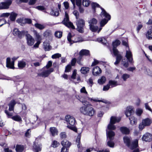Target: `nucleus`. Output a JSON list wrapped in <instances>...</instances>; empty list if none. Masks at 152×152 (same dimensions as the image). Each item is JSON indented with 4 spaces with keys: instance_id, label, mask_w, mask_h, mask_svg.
I'll return each mask as SVG.
<instances>
[{
    "instance_id": "obj_1",
    "label": "nucleus",
    "mask_w": 152,
    "mask_h": 152,
    "mask_svg": "<svg viewBox=\"0 0 152 152\" xmlns=\"http://www.w3.org/2000/svg\"><path fill=\"white\" fill-rule=\"evenodd\" d=\"M76 98L83 104V106L80 108V112L83 114L89 116H93L95 111L92 107L91 104L87 102L85 99L82 97H80L78 96H76Z\"/></svg>"
},
{
    "instance_id": "obj_2",
    "label": "nucleus",
    "mask_w": 152,
    "mask_h": 152,
    "mask_svg": "<svg viewBox=\"0 0 152 152\" xmlns=\"http://www.w3.org/2000/svg\"><path fill=\"white\" fill-rule=\"evenodd\" d=\"M120 43L121 42L118 40H116L113 42V53L114 55L116 56V61L114 63L116 65L119 63L121 59L122 58V56L120 54H119V51L116 48V47L119 45Z\"/></svg>"
},
{
    "instance_id": "obj_3",
    "label": "nucleus",
    "mask_w": 152,
    "mask_h": 152,
    "mask_svg": "<svg viewBox=\"0 0 152 152\" xmlns=\"http://www.w3.org/2000/svg\"><path fill=\"white\" fill-rule=\"evenodd\" d=\"M65 119L67 123V128L75 132H77V129L75 126L76 122L75 118L69 115H67L65 117Z\"/></svg>"
},
{
    "instance_id": "obj_4",
    "label": "nucleus",
    "mask_w": 152,
    "mask_h": 152,
    "mask_svg": "<svg viewBox=\"0 0 152 152\" xmlns=\"http://www.w3.org/2000/svg\"><path fill=\"white\" fill-rule=\"evenodd\" d=\"M124 142L126 144V145L129 147L131 149H133L137 148L138 146V141L136 139L133 141L132 144H130V140L129 137L126 136L124 137Z\"/></svg>"
},
{
    "instance_id": "obj_5",
    "label": "nucleus",
    "mask_w": 152,
    "mask_h": 152,
    "mask_svg": "<svg viewBox=\"0 0 152 152\" xmlns=\"http://www.w3.org/2000/svg\"><path fill=\"white\" fill-rule=\"evenodd\" d=\"M121 120V118L120 117L112 116L110 119V123L107 126V129L109 130H115L116 127L114 124L119 122Z\"/></svg>"
},
{
    "instance_id": "obj_6",
    "label": "nucleus",
    "mask_w": 152,
    "mask_h": 152,
    "mask_svg": "<svg viewBox=\"0 0 152 152\" xmlns=\"http://www.w3.org/2000/svg\"><path fill=\"white\" fill-rule=\"evenodd\" d=\"M76 23L77 27V30L79 32L83 33L84 32V28L85 26L84 20L82 19L79 18L76 20Z\"/></svg>"
},
{
    "instance_id": "obj_7",
    "label": "nucleus",
    "mask_w": 152,
    "mask_h": 152,
    "mask_svg": "<svg viewBox=\"0 0 152 152\" xmlns=\"http://www.w3.org/2000/svg\"><path fill=\"white\" fill-rule=\"evenodd\" d=\"M62 23L68 28H71L73 29L75 28L73 23L69 21L68 15L66 12H65V17L62 21Z\"/></svg>"
},
{
    "instance_id": "obj_8",
    "label": "nucleus",
    "mask_w": 152,
    "mask_h": 152,
    "mask_svg": "<svg viewBox=\"0 0 152 152\" xmlns=\"http://www.w3.org/2000/svg\"><path fill=\"white\" fill-rule=\"evenodd\" d=\"M152 123L151 119L147 118L143 119L142 122L139 125V128L140 130H142L145 126H149Z\"/></svg>"
},
{
    "instance_id": "obj_9",
    "label": "nucleus",
    "mask_w": 152,
    "mask_h": 152,
    "mask_svg": "<svg viewBox=\"0 0 152 152\" xmlns=\"http://www.w3.org/2000/svg\"><path fill=\"white\" fill-rule=\"evenodd\" d=\"M18 58L19 57H13L12 59V61L11 62L10 61V58H7L6 60V66L10 69H14V61Z\"/></svg>"
},
{
    "instance_id": "obj_10",
    "label": "nucleus",
    "mask_w": 152,
    "mask_h": 152,
    "mask_svg": "<svg viewBox=\"0 0 152 152\" xmlns=\"http://www.w3.org/2000/svg\"><path fill=\"white\" fill-rule=\"evenodd\" d=\"M44 69V68L43 69V71L42 72L38 73V75L39 76L43 77H47L51 72H53L54 70L53 68H51L49 69H47L45 70Z\"/></svg>"
},
{
    "instance_id": "obj_11",
    "label": "nucleus",
    "mask_w": 152,
    "mask_h": 152,
    "mask_svg": "<svg viewBox=\"0 0 152 152\" xmlns=\"http://www.w3.org/2000/svg\"><path fill=\"white\" fill-rule=\"evenodd\" d=\"M27 33V31H20L17 28H14L13 32L14 35L17 36L20 38H21L23 36Z\"/></svg>"
},
{
    "instance_id": "obj_12",
    "label": "nucleus",
    "mask_w": 152,
    "mask_h": 152,
    "mask_svg": "<svg viewBox=\"0 0 152 152\" xmlns=\"http://www.w3.org/2000/svg\"><path fill=\"white\" fill-rule=\"evenodd\" d=\"M12 3L11 0H7L5 2H1L0 3V10L8 9Z\"/></svg>"
},
{
    "instance_id": "obj_13",
    "label": "nucleus",
    "mask_w": 152,
    "mask_h": 152,
    "mask_svg": "<svg viewBox=\"0 0 152 152\" xmlns=\"http://www.w3.org/2000/svg\"><path fill=\"white\" fill-rule=\"evenodd\" d=\"M126 52L125 57L128 59L129 62L131 63H133L132 54L131 51L129 50V48H126Z\"/></svg>"
},
{
    "instance_id": "obj_14",
    "label": "nucleus",
    "mask_w": 152,
    "mask_h": 152,
    "mask_svg": "<svg viewBox=\"0 0 152 152\" xmlns=\"http://www.w3.org/2000/svg\"><path fill=\"white\" fill-rule=\"evenodd\" d=\"M26 36V39L28 45L30 46L33 45L35 41L34 38L29 34L26 33L25 34Z\"/></svg>"
},
{
    "instance_id": "obj_15",
    "label": "nucleus",
    "mask_w": 152,
    "mask_h": 152,
    "mask_svg": "<svg viewBox=\"0 0 152 152\" xmlns=\"http://www.w3.org/2000/svg\"><path fill=\"white\" fill-rule=\"evenodd\" d=\"M101 9L102 10V12L100 13V15L102 18L104 17L106 18V20H109L110 19L111 16L102 7H101Z\"/></svg>"
},
{
    "instance_id": "obj_16",
    "label": "nucleus",
    "mask_w": 152,
    "mask_h": 152,
    "mask_svg": "<svg viewBox=\"0 0 152 152\" xmlns=\"http://www.w3.org/2000/svg\"><path fill=\"white\" fill-rule=\"evenodd\" d=\"M41 144L39 143L36 140L34 142L33 144V151L35 152H38L39 151H40L41 150Z\"/></svg>"
},
{
    "instance_id": "obj_17",
    "label": "nucleus",
    "mask_w": 152,
    "mask_h": 152,
    "mask_svg": "<svg viewBox=\"0 0 152 152\" xmlns=\"http://www.w3.org/2000/svg\"><path fill=\"white\" fill-rule=\"evenodd\" d=\"M142 140L145 142H150L152 140V135L149 133H146L142 136Z\"/></svg>"
},
{
    "instance_id": "obj_18",
    "label": "nucleus",
    "mask_w": 152,
    "mask_h": 152,
    "mask_svg": "<svg viewBox=\"0 0 152 152\" xmlns=\"http://www.w3.org/2000/svg\"><path fill=\"white\" fill-rule=\"evenodd\" d=\"M134 109L132 106H129L126 108L125 115L126 117H128L133 114L134 113Z\"/></svg>"
},
{
    "instance_id": "obj_19",
    "label": "nucleus",
    "mask_w": 152,
    "mask_h": 152,
    "mask_svg": "<svg viewBox=\"0 0 152 152\" xmlns=\"http://www.w3.org/2000/svg\"><path fill=\"white\" fill-rule=\"evenodd\" d=\"M101 69L98 66L94 67L93 69L92 74L94 75L97 76L101 74Z\"/></svg>"
},
{
    "instance_id": "obj_20",
    "label": "nucleus",
    "mask_w": 152,
    "mask_h": 152,
    "mask_svg": "<svg viewBox=\"0 0 152 152\" xmlns=\"http://www.w3.org/2000/svg\"><path fill=\"white\" fill-rule=\"evenodd\" d=\"M26 65V61L25 59L18 61V66L19 68L20 69H22L25 67Z\"/></svg>"
},
{
    "instance_id": "obj_21",
    "label": "nucleus",
    "mask_w": 152,
    "mask_h": 152,
    "mask_svg": "<svg viewBox=\"0 0 152 152\" xmlns=\"http://www.w3.org/2000/svg\"><path fill=\"white\" fill-rule=\"evenodd\" d=\"M16 103V102L14 99H12L10 101L8 104L9 110L10 111H12L14 110V106Z\"/></svg>"
},
{
    "instance_id": "obj_22",
    "label": "nucleus",
    "mask_w": 152,
    "mask_h": 152,
    "mask_svg": "<svg viewBox=\"0 0 152 152\" xmlns=\"http://www.w3.org/2000/svg\"><path fill=\"white\" fill-rule=\"evenodd\" d=\"M106 134L107 137H108L110 140H113L115 135V132L112 130L106 131Z\"/></svg>"
},
{
    "instance_id": "obj_23",
    "label": "nucleus",
    "mask_w": 152,
    "mask_h": 152,
    "mask_svg": "<svg viewBox=\"0 0 152 152\" xmlns=\"http://www.w3.org/2000/svg\"><path fill=\"white\" fill-rule=\"evenodd\" d=\"M61 144L63 146V147L68 148L70 146L71 143L67 140H64L61 141Z\"/></svg>"
},
{
    "instance_id": "obj_24",
    "label": "nucleus",
    "mask_w": 152,
    "mask_h": 152,
    "mask_svg": "<svg viewBox=\"0 0 152 152\" xmlns=\"http://www.w3.org/2000/svg\"><path fill=\"white\" fill-rule=\"evenodd\" d=\"M43 47L46 51H49L51 48V47L49 43L47 42H43Z\"/></svg>"
},
{
    "instance_id": "obj_25",
    "label": "nucleus",
    "mask_w": 152,
    "mask_h": 152,
    "mask_svg": "<svg viewBox=\"0 0 152 152\" xmlns=\"http://www.w3.org/2000/svg\"><path fill=\"white\" fill-rule=\"evenodd\" d=\"M50 132L53 136H55L58 134V132L56 128L51 127L50 128Z\"/></svg>"
},
{
    "instance_id": "obj_26",
    "label": "nucleus",
    "mask_w": 152,
    "mask_h": 152,
    "mask_svg": "<svg viewBox=\"0 0 152 152\" xmlns=\"http://www.w3.org/2000/svg\"><path fill=\"white\" fill-rule=\"evenodd\" d=\"M130 124L132 125L136 124H137V119L133 116H131L129 118Z\"/></svg>"
},
{
    "instance_id": "obj_27",
    "label": "nucleus",
    "mask_w": 152,
    "mask_h": 152,
    "mask_svg": "<svg viewBox=\"0 0 152 152\" xmlns=\"http://www.w3.org/2000/svg\"><path fill=\"white\" fill-rule=\"evenodd\" d=\"M120 129L123 134H128L129 132V129L126 127H122L120 128Z\"/></svg>"
},
{
    "instance_id": "obj_28",
    "label": "nucleus",
    "mask_w": 152,
    "mask_h": 152,
    "mask_svg": "<svg viewBox=\"0 0 152 152\" xmlns=\"http://www.w3.org/2000/svg\"><path fill=\"white\" fill-rule=\"evenodd\" d=\"M52 33L51 31L49 30H47L43 33V36L45 38H48L51 36Z\"/></svg>"
},
{
    "instance_id": "obj_29",
    "label": "nucleus",
    "mask_w": 152,
    "mask_h": 152,
    "mask_svg": "<svg viewBox=\"0 0 152 152\" xmlns=\"http://www.w3.org/2000/svg\"><path fill=\"white\" fill-rule=\"evenodd\" d=\"M108 84L109 86H110L111 87H115L118 85V82L115 80H110L109 81Z\"/></svg>"
},
{
    "instance_id": "obj_30",
    "label": "nucleus",
    "mask_w": 152,
    "mask_h": 152,
    "mask_svg": "<svg viewBox=\"0 0 152 152\" xmlns=\"http://www.w3.org/2000/svg\"><path fill=\"white\" fill-rule=\"evenodd\" d=\"M79 55L83 56H88L90 55L89 50L86 49H83L79 52Z\"/></svg>"
},
{
    "instance_id": "obj_31",
    "label": "nucleus",
    "mask_w": 152,
    "mask_h": 152,
    "mask_svg": "<svg viewBox=\"0 0 152 152\" xmlns=\"http://www.w3.org/2000/svg\"><path fill=\"white\" fill-rule=\"evenodd\" d=\"M34 36L37 40V41L41 42L42 40L41 36L39 35V34L37 33L36 31H34Z\"/></svg>"
},
{
    "instance_id": "obj_32",
    "label": "nucleus",
    "mask_w": 152,
    "mask_h": 152,
    "mask_svg": "<svg viewBox=\"0 0 152 152\" xmlns=\"http://www.w3.org/2000/svg\"><path fill=\"white\" fill-rule=\"evenodd\" d=\"M24 149L23 145H16L15 150L17 152H22Z\"/></svg>"
},
{
    "instance_id": "obj_33",
    "label": "nucleus",
    "mask_w": 152,
    "mask_h": 152,
    "mask_svg": "<svg viewBox=\"0 0 152 152\" xmlns=\"http://www.w3.org/2000/svg\"><path fill=\"white\" fill-rule=\"evenodd\" d=\"M88 22L89 24V26H93L96 25L97 23V21L95 18H93L89 20Z\"/></svg>"
},
{
    "instance_id": "obj_34",
    "label": "nucleus",
    "mask_w": 152,
    "mask_h": 152,
    "mask_svg": "<svg viewBox=\"0 0 152 152\" xmlns=\"http://www.w3.org/2000/svg\"><path fill=\"white\" fill-rule=\"evenodd\" d=\"M89 68L88 67H83L80 69V72L82 73L86 74L89 71Z\"/></svg>"
},
{
    "instance_id": "obj_35",
    "label": "nucleus",
    "mask_w": 152,
    "mask_h": 152,
    "mask_svg": "<svg viewBox=\"0 0 152 152\" xmlns=\"http://www.w3.org/2000/svg\"><path fill=\"white\" fill-rule=\"evenodd\" d=\"M80 91L81 93H84L86 97L83 98L82 97L83 99H85V100H86L87 99V96L88 95V93L86 90L85 88L84 87H83L82 88L80 89Z\"/></svg>"
},
{
    "instance_id": "obj_36",
    "label": "nucleus",
    "mask_w": 152,
    "mask_h": 152,
    "mask_svg": "<svg viewBox=\"0 0 152 152\" xmlns=\"http://www.w3.org/2000/svg\"><path fill=\"white\" fill-rule=\"evenodd\" d=\"M11 118L13 120L17 122H20L22 121L21 118L18 115H16L13 116Z\"/></svg>"
},
{
    "instance_id": "obj_37",
    "label": "nucleus",
    "mask_w": 152,
    "mask_h": 152,
    "mask_svg": "<svg viewBox=\"0 0 152 152\" xmlns=\"http://www.w3.org/2000/svg\"><path fill=\"white\" fill-rule=\"evenodd\" d=\"M106 80V79L105 77L104 76H102L100 78L98 79V82L100 84H102L105 83Z\"/></svg>"
},
{
    "instance_id": "obj_38",
    "label": "nucleus",
    "mask_w": 152,
    "mask_h": 152,
    "mask_svg": "<svg viewBox=\"0 0 152 152\" xmlns=\"http://www.w3.org/2000/svg\"><path fill=\"white\" fill-rule=\"evenodd\" d=\"M10 18L11 21H14L17 15V14L14 12H12L10 14Z\"/></svg>"
},
{
    "instance_id": "obj_39",
    "label": "nucleus",
    "mask_w": 152,
    "mask_h": 152,
    "mask_svg": "<svg viewBox=\"0 0 152 152\" xmlns=\"http://www.w3.org/2000/svg\"><path fill=\"white\" fill-rule=\"evenodd\" d=\"M17 22L21 25L23 26L25 24V18H22L18 19L17 20Z\"/></svg>"
},
{
    "instance_id": "obj_40",
    "label": "nucleus",
    "mask_w": 152,
    "mask_h": 152,
    "mask_svg": "<svg viewBox=\"0 0 152 152\" xmlns=\"http://www.w3.org/2000/svg\"><path fill=\"white\" fill-rule=\"evenodd\" d=\"M89 26L90 30L93 32H96L98 29V26H96L93 25Z\"/></svg>"
},
{
    "instance_id": "obj_41",
    "label": "nucleus",
    "mask_w": 152,
    "mask_h": 152,
    "mask_svg": "<svg viewBox=\"0 0 152 152\" xmlns=\"http://www.w3.org/2000/svg\"><path fill=\"white\" fill-rule=\"evenodd\" d=\"M97 40L98 42L103 44H105L107 42L106 39L104 38H99L97 39Z\"/></svg>"
},
{
    "instance_id": "obj_42",
    "label": "nucleus",
    "mask_w": 152,
    "mask_h": 152,
    "mask_svg": "<svg viewBox=\"0 0 152 152\" xmlns=\"http://www.w3.org/2000/svg\"><path fill=\"white\" fill-rule=\"evenodd\" d=\"M146 36L149 39H152V30H149L147 32Z\"/></svg>"
},
{
    "instance_id": "obj_43",
    "label": "nucleus",
    "mask_w": 152,
    "mask_h": 152,
    "mask_svg": "<svg viewBox=\"0 0 152 152\" xmlns=\"http://www.w3.org/2000/svg\"><path fill=\"white\" fill-rule=\"evenodd\" d=\"M91 6L92 9L94 10V12H95V8L96 7H99L101 8V7L100 5L96 3H93L91 4Z\"/></svg>"
},
{
    "instance_id": "obj_44",
    "label": "nucleus",
    "mask_w": 152,
    "mask_h": 152,
    "mask_svg": "<svg viewBox=\"0 0 152 152\" xmlns=\"http://www.w3.org/2000/svg\"><path fill=\"white\" fill-rule=\"evenodd\" d=\"M122 44L123 45L125 46L126 47V48H128L129 46L128 43V40L127 38H124L122 40Z\"/></svg>"
},
{
    "instance_id": "obj_45",
    "label": "nucleus",
    "mask_w": 152,
    "mask_h": 152,
    "mask_svg": "<svg viewBox=\"0 0 152 152\" xmlns=\"http://www.w3.org/2000/svg\"><path fill=\"white\" fill-rule=\"evenodd\" d=\"M108 21L106 20L105 19H102L100 22V27H103L107 23Z\"/></svg>"
},
{
    "instance_id": "obj_46",
    "label": "nucleus",
    "mask_w": 152,
    "mask_h": 152,
    "mask_svg": "<svg viewBox=\"0 0 152 152\" xmlns=\"http://www.w3.org/2000/svg\"><path fill=\"white\" fill-rule=\"evenodd\" d=\"M34 26L36 28L40 30H42L45 28V26L44 25L38 23H35Z\"/></svg>"
},
{
    "instance_id": "obj_47",
    "label": "nucleus",
    "mask_w": 152,
    "mask_h": 152,
    "mask_svg": "<svg viewBox=\"0 0 152 152\" xmlns=\"http://www.w3.org/2000/svg\"><path fill=\"white\" fill-rule=\"evenodd\" d=\"M62 35V32L61 31H56L55 33V35L56 37L60 38Z\"/></svg>"
},
{
    "instance_id": "obj_48",
    "label": "nucleus",
    "mask_w": 152,
    "mask_h": 152,
    "mask_svg": "<svg viewBox=\"0 0 152 152\" xmlns=\"http://www.w3.org/2000/svg\"><path fill=\"white\" fill-rule=\"evenodd\" d=\"M90 1L88 0H83L82 2V4L84 6L87 7L90 4Z\"/></svg>"
},
{
    "instance_id": "obj_49",
    "label": "nucleus",
    "mask_w": 152,
    "mask_h": 152,
    "mask_svg": "<svg viewBox=\"0 0 152 152\" xmlns=\"http://www.w3.org/2000/svg\"><path fill=\"white\" fill-rule=\"evenodd\" d=\"M59 14V12L58 11H54L53 10H52L50 12V14L51 15H54L55 16H58Z\"/></svg>"
},
{
    "instance_id": "obj_50",
    "label": "nucleus",
    "mask_w": 152,
    "mask_h": 152,
    "mask_svg": "<svg viewBox=\"0 0 152 152\" xmlns=\"http://www.w3.org/2000/svg\"><path fill=\"white\" fill-rule=\"evenodd\" d=\"M130 77V75L127 74H124L122 76V78L124 81L126 80Z\"/></svg>"
},
{
    "instance_id": "obj_51",
    "label": "nucleus",
    "mask_w": 152,
    "mask_h": 152,
    "mask_svg": "<svg viewBox=\"0 0 152 152\" xmlns=\"http://www.w3.org/2000/svg\"><path fill=\"white\" fill-rule=\"evenodd\" d=\"M59 145V143L57 141L54 140L52 143V147L54 148H56Z\"/></svg>"
},
{
    "instance_id": "obj_52",
    "label": "nucleus",
    "mask_w": 152,
    "mask_h": 152,
    "mask_svg": "<svg viewBox=\"0 0 152 152\" xmlns=\"http://www.w3.org/2000/svg\"><path fill=\"white\" fill-rule=\"evenodd\" d=\"M61 56V54L59 53H57L52 55V56L51 57L53 59H56L57 58H58Z\"/></svg>"
},
{
    "instance_id": "obj_53",
    "label": "nucleus",
    "mask_w": 152,
    "mask_h": 152,
    "mask_svg": "<svg viewBox=\"0 0 152 152\" xmlns=\"http://www.w3.org/2000/svg\"><path fill=\"white\" fill-rule=\"evenodd\" d=\"M83 41V39L80 36L77 37L75 40L74 42H82Z\"/></svg>"
},
{
    "instance_id": "obj_54",
    "label": "nucleus",
    "mask_w": 152,
    "mask_h": 152,
    "mask_svg": "<svg viewBox=\"0 0 152 152\" xmlns=\"http://www.w3.org/2000/svg\"><path fill=\"white\" fill-rule=\"evenodd\" d=\"M107 145L111 148L113 147L114 145V142L112 141V140H110L107 142Z\"/></svg>"
},
{
    "instance_id": "obj_55",
    "label": "nucleus",
    "mask_w": 152,
    "mask_h": 152,
    "mask_svg": "<svg viewBox=\"0 0 152 152\" xmlns=\"http://www.w3.org/2000/svg\"><path fill=\"white\" fill-rule=\"evenodd\" d=\"M80 136H78L76 140V142L77 145V146L78 148H80Z\"/></svg>"
},
{
    "instance_id": "obj_56",
    "label": "nucleus",
    "mask_w": 152,
    "mask_h": 152,
    "mask_svg": "<svg viewBox=\"0 0 152 152\" xmlns=\"http://www.w3.org/2000/svg\"><path fill=\"white\" fill-rule=\"evenodd\" d=\"M142 112L143 110L142 109H138L136 110V113L137 115L140 116L141 115Z\"/></svg>"
},
{
    "instance_id": "obj_57",
    "label": "nucleus",
    "mask_w": 152,
    "mask_h": 152,
    "mask_svg": "<svg viewBox=\"0 0 152 152\" xmlns=\"http://www.w3.org/2000/svg\"><path fill=\"white\" fill-rule=\"evenodd\" d=\"M72 37V36L71 35V34L70 33H68L67 37V38L68 41L70 42V45H71L72 44V43H71L72 40L71 39V38Z\"/></svg>"
},
{
    "instance_id": "obj_58",
    "label": "nucleus",
    "mask_w": 152,
    "mask_h": 152,
    "mask_svg": "<svg viewBox=\"0 0 152 152\" xmlns=\"http://www.w3.org/2000/svg\"><path fill=\"white\" fill-rule=\"evenodd\" d=\"M10 15V14L9 13H3L0 15V17H7Z\"/></svg>"
},
{
    "instance_id": "obj_59",
    "label": "nucleus",
    "mask_w": 152,
    "mask_h": 152,
    "mask_svg": "<svg viewBox=\"0 0 152 152\" xmlns=\"http://www.w3.org/2000/svg\"><path fill=\"white\" fill-rule=\"evenodd\" d=\"M71 69V66L70 65H67L65 68V72H68L70 71Z\"/></svg>"
},
{
    "instance_id": "obj_60",
    "label": "nucleus",
    "mask_w": 152,
    "mask_h": 152,
    "mask_svg": "<svg viewBox=\"0 0 152 152\" xmlns=\"http://www.w3.org/2000/svg\"><path fill=\"white\" fill-rule=\"evenodd\" d=\"M73 13L75 16L77 20L79 19L78 18L79 17V13L76 10H75L73 12Z\"/></svg>"
},
{
    "instance_id": "obj_61",
    "label": "nucleus",
    "mask_w": 152,
    "mask_h": 152,
    "mask_svg": "<svg viewBox=\"0 0 152 152\" xmlns=\"http://www.w3.org/2000/svg\"><path fill=\"white\" fill-rule=\"evenodd\" d=\"M87 99L89 100H90L91 101H93L94 102H102V101L101 100H98L97 98H94V99L90 98H89L88 97H87Z\"/></svg>"
},
{
    "instance_id": "obj_62",
    "label": "nucleus",
    "mask_w": 152,
    "mask_h": 152,
    "mask_svg": "<svg viewBox=\"0 0 152 152\" xmlns=\"http://www.w3.org/2000/svg\"><path fill=\"white\" fill-rule=\"evenodd\" d=\"M61 137L62 139L65 138L66 137V135L65 132H61L60 134Z\"/></svg>"
},
{
    "instance_id": "obj_63",
    "label": "nucleus",
    "mask_w": 152,
    "mask_h": 152,
    "mask_svg": "<svg viewBox=\"0 0 152 152\" xmlns=\"http://www.w3.org/2000/svg\"><path fill=\"white\" fill-rule=\"evenodd\" d=\"M52 64V61H49L48 64L45 66V67L48 69L51 66Z\"/></svg>"
},
{
    "instance_id": "obj_64",
    "label": "nucleus",
    "mask_w": 152,
    "mask_h": 152,
    "mask_svg": "<svg viewBox=\"0 0 152 152\" xmlns=\"http://www.w3.org/2000/svg\"><path fill=\"white\" fill-rule=\"evenodd\" d=\"M5 113L7 114L9 118H11L12 117V113L9 112L7 110H5Z\"/></svg>"
}]
</instances>
